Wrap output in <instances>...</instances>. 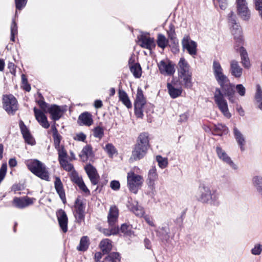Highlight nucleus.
I'll list each match as a JSON object with an SVG mask.
<instances>
[{"label": "nucleus", "mask_w": 262, "mask_h": 262, "mask_svg": "<svg viewBox=\"0 0 262 262\" xmlns=\"http://www.w3.org/2000/svg\"><path fill=\"white\" fill-rule=\"evenodd\" d=\"M110 229H104L103 233L106 236L116 235L119 232V228L116 226H110Z\"/></svg>", "instance_id": "c03bdc74"}, {"label": "nucleus", "mask_w": 262, "mask_h": 262, "mask_svg": "<svg viewBox=\"0 0 262 262\" xmlns=\"http://www.w3.org/2000/svg\"><path fill=\"white\" fill-rule=\"evenodd\" d=\"M252 182L253 186L259 193L262 191V177L257 176L254 177Z\"/></svg>", "instance_id": "ea45409f"}, {"label": "nucleus", "mask_w": 262, "mask_h": 262, "mask_svg": "<svg viewBox=\"0 0 262 262\" xmlns=\"http://www.w3.org/2000/svg\"><path fill=\"white\" fill-rule=\"evenodd\" d=\"M35 199L28 196L22 198H15L13 199V204L18 208H23L33 204Z\"/></svg>", "instance_id": "ddd939ff"}, {"label": "nucleus", "mask_w": 262, "mask_h": 262, "mask_svg": "<svg viewBox=\"0 0 262 262\" xmlns=\"http://www.w3.org/2000/svg\"><path fill=\"white\" fill-rule=\"evenodd\" d=\"M54 139V144L55 148L57 149L60 147L61 146L60 145V141L61 140V136L59 135H56L53 136Z\"/></svg>", "instance_id": "680f3d73"}, {"label": "nucleus", "mask_w": 262, "mask_h": 262, "mask_svg": "<svg viewBox=\"0 0 262 262\" xmlns=\"http://www.w3.org/2000/svg\"><path fill=\"white\" fill-rule=\"evenodd\" d=\"M230 72L231 74L236 78L241 77L243 74V69L239 65L238 62L232 60L230 61Z\"/></svg>", "instance_id": "412c9836"}, {"label": "nucleus", "mask_w": 262, "mask_h": 262, "mask_svg": "<svg viewBox=\"0 0 262 262\" xmlns=\"http://www.w3.org/2000/svg\"><path fill=\"white\" fill-rule=\"evenodd\" d=\"M17 34V27L16 22L13 20L11 25V41H15V36Z\"/></svg>", "instance_id": "a18cd8bd"}, {"label": "nucleus", "mask_w": 262, "mask_h": 262, "mask_svg": "<svg viewBox=\"0 0 262 262\" xmlns=\"http://www.w3.org/2000/svg\"><path fill=\"white\" fill-rule=\"evenodd\" d=\"M120 230L125 235H129L131 234V227L129 225H128L126 224H123L122 225Z\"/></svg>", "instance_id": "6e6d98bb"}, {"label": "nucleus", "mask_w": 262, "mask_h": 262, "mask_svg": "<svg viewBox=\"0 0 262 262\" xmlns=\"http://www.w3.org/2000/svg\"><path fill=\"white\" fill-rule=\"evenodd\" d=\"M156 160L158 163L159 166L160 168H164L167 166L168 160L166 158H163L161 156H157Z\"/></svg>", "instance_id": "49530a36"}, {"label": "nucleus", "mask_w": 262, "mask_h": 262, "mask_svg": "<svg viewBox=\"0 0 262 262\" xmlns=\"http://www.w3.org/2000/svg\"><path fill=\"white\" fill-rule=\"evenodd\" d=\"M48 112L51 114L52 119L54 120H58L62 115L61 109L56 105H52L49 107Z\"/></svg>", "instance_id": "bb28decb"}, {"label": "nucleus", "mask_w": 262, "mask_h": 262, "mask_svg": "<svg viewBox=\"0 0 262 262\" xmlns=\"http://www.w3.org/2000/svg\"><path fill=\"white\" fill-rule=\"evenodd\" d=\"M93 135L96 138L101 139L104 135V130L100 126H97L93 129Z\"/></svg>", "instance_id": "3c124183"}, {"label": "nucleus", "mask_w": 262, "mask_h": 262, "mask_svg": "<svg viewBox=\"0 0 262 262\" xmlns=\"http://www.w3.org/2000/svg\"><path fill=\"white\" fill-rule=\"evenodd\" d=\"M228 20L231 26V32L234 38L239 43L242 42V29L236 22V16L234 12L231 11L228 14Z\"/></svg>", "instance_id": "6e6552de"}, {"label": "nucleus", "mask_w": 262, "mask_h": 262, "mask_svg": "<svg viewBox=\"0 0 262 262\" xmlns=\"http://www.w3.org/2000/svg\"><path fill=\"white\" fill-rule=\"evenodd\" d=\"M212 190L210 188L204 184L201 185L199 187L198 200L204 203L209 202V199Z\"/></svg>", "instance_id": "9b49d317"}, {"label": "nucleus", "mask_w": 262, "mask_h": 262, "mask_svg": "<svg viewBox=\"0 0 262 262\" xmlns=\"http://www.w3.org/2000/svg\"><path fill=\"white\" fill-rule=\"evenodd\" d=\"M84 169L93 185H96L99 182V176L96 169L91 164L86 165Z\"/></svg>", "instance_id": "4468645a"}, {"label": "nucleus", "mask_w": 262, "mask_h": 262, "mask_svg": "<svg viewBox=\"0 0 262 262\" xmlns=\"http://www.w3.org/2000/svg\"><path fill=\"white\" fill-rule=\"evenodd\" d=\"M72 180L76 183L79 188L85 193L90 194V191L85 185L81 177L78 176L77 174H73L72 178Z\"/></svg>", "instance_id": "a878e982"}, {"label": "nucleus", "mask_w": 262, "mask_h": 262, "mask_svg": "<svg viewBox=\"0 0 262 262\" xmlns=\"http://www.w3.org/2000/svg\"><path fill=\"white\" fill-rule=\"evenodd\" d=\"M119 215V211L116 206L110 207L107 215V222L110 226H116Z\"/></svg>", "instance_id": "a211bd4d"}, {"label": "nucleus", "mask_w": 262, "mask_h": 262, "mask_svg": "<svg viewBox=\"0 0 262 262\" xmlns=\"http://www.w3.org/2000/svg\"><path fill=\"white\" fill-rule=\"evenodd\" d=\"M7 169V166L6 163H4L2 164L1 168H0V183L4 179Z\"/></svg>", "instance_id": "4d7b16f0"}, {"label": "nucleus", "mask_w": 262, "mask_h": 262, "mask_svg": "<svg viewBox=\"0 0 262 262\" xmlns=\"http://www.w3.org/2000/svg\"><path fill=\"white\" fill-rule=\"evenodd\" d=\"M213 72L215 78L221 86L224 87L225 83L229 81L228 77L224 74L221 64L217 61H214L212 65Z\"/></svg>", "instance_id": "0eeeda50"}, {"label": "nucleus", "mask_w": 262, "mask_h": 262, "mask_svg": "<svg viewBox=\"0 0 262 262\" xmlns=\"http://www.w3.org/2000/svg\"><path fill=\"white\" fill-rule=\"evenodd\" d=\"M256 9L258 11L259 14L262 19V0H254Z\"/></svg>", "instance_id": "052dcab7"}, {"label": "nucleus", "mask_w": 262, "mask_h": 262, "mask_svg": "<svg viewBox=\"0 0 262 262\" xmlns=\"http://www.w3.org/2000/svg\"><path fill=\"white\" fill-rule=\"evenodd\" d=\"M29 170L40 179L50 181V173L45 164L37 159H30L26 162Z\"/></svg>", "instance_id": "f03ea898"}, {"label": "nucleus", "mask_w": 262, "mask_h": 262, "mask_svg": "<svg viewBox=\"0 0 262 262\" xmlns=\"http://www.w3.org/2000/svg\"><path fill=\"white\" fill-rule=\"evenodd\" d=\"M216 151L219 158L224 162L228 164L233 169H237V165L233 162L227 153L220 147H217L216 148Z\"/></svg>", "instance_id": "dca6fc26"}, {"label": "nucleus", "mask_w": 262, "mask_h": 262, "mask_svg": "<svg viewBox=\"0 0 262 262\" xmlns=\"http://www.w3.org/2000/svg\"><path fill=\"white\" fill-rule=\"evenodd\" d=\"M188 117L189 114L187 112L182 114L179 116L178 121L181 123L185 122L187 121Z\"/></svg>", "instance_id": "69168bd1"}, {"label": "nucleus", "mask_w": 262, "mask_h": 262, "mask_svg": "<svg viewBox=\"0 0 262 262\" xmlns=\"http://www.w3.org/2000/svg\"><path fill=\"white\" fill-rule=\"evenodd\" d=\"M37 103L44 112L46 113L48 112V109L49 108L48 107V104L44 101L40 100L38 101Z\"/></svg>", "instance_id": "338daca9"}, {"label": "nucleus", "mask_w": 262, "mask_h": 262, "mask_svg": "<svg viewBox=\"0 0 262 262\" xmlns=\"http://www.w3.org/2000/svg\"><path fill=\"white\" fill-rule=\"evenodd\" d=\"M214 99L215 103L224 116L227 118H230L231 114L229 111L227 102L225 99L221 90L218 88L215 89Z\"/></svg>", "instance_id": "39448f33"}, {"label": "nucleus", "mask_w": 262, "mask_h": 262, "mask_svg": "<svg viewBox=\"0 0 262 262\" xmlns=\"http://www.w3.org/2000/svg\"><path fill=\"white\" fill-rule=\"evenodd\" d=\"M74 215L76 221L80 223L84 219V207L81 202L76 200L74 206Z\"/></svg>", "instance_id": "f8f14e48"}, {"label": "nucleus", "mask_w": 262, "mask_h": 262, "mask_svg": "<svg viewBox=\"0 0 262 262\" xmlns=\"http://www.w3.org/2000/svg\"><path fill=\"white\" fill-rule=\"evenodd\" d=\"M236 90L237 92L239 95L243 96L245 94L246 89L241 84L236 85Z\"/></svg>", "instance_id": "e2e57ef3"}, {"label": "nucleus", "mask_w": 262, "mask_h": 262, "mask_svg": "<svg viewBox=\"0 0 262 262\" xmlns=\"http://www.w3.org/2000/svg\"><path fill=\"white\" fill-rule=\"evenodd\" d=\"M225 92V94L229 97L230 101L233 102L232 98L234 94V85L229 82L225 83L224 87L221 86Z\"/></svg>", "instance_id": "c85d7f7f"}, {"label": "nucleus", "mask_w": 262, "mask_h": 262, "mask_svg": "<svg viewBox=\"0 0 262 262\" xmlns=\"http://www.w3.org/2000/svg\"><path fill=\"white\" fill-rule=\"evenodd\" d=\"M55 188L59 195V197L62 201L63 203L66 202V194L62 183L59 177L55 178V181L54 182Z\"/></svg>", "instance_id": "5701e85b"}, {"label": "nucleus", "mask_w": 262, "mask_h": 262, "mask_svg": "<svg viewBox=\"0 0 262 262\" xmlns=\"http://www.w3.org/2000/svg\"><path fill=\"white\" fill-rule=\"evenodd\" d=\"M255 99L258 104V108L262 110V90L259 85H256V92L255 95Z\"/></svg>", "instance_id": "e433bc0d"}, {"label": "nucleus", "mask_w": 262, "mask_h": 262, "mask_svg": "<svg viewBox=\"0 0 262 262\" xmlns=\"http://www.w3.org/2000/svg\"><path fill=\"white\" fill-rule=\"evenodd\" d=\"M237 13L238 16L244 20H248L251 16L250 10L247 4L236 5Z\"/></svg>", "instance_id": "6ab92c4d"}, {"label": "nucleus", "mask_w": 262, "mask_h": 262, "mask_svg": "<svg viewBox=\"0 0 262 262\" xmlns=\"http://www.w3.org/2000/svg\"><path fill=\"white\" fill-rule=\"evenodd\" d=\"M78 122L80 125L89 126L93 123L92 115L89 112H84L79 115Z\"/></svg>", "instance_id": "4be33fe9"}, {"label": "nucleus", "mask_w": 262, "mask_h": 262, "mask_svg": "<svg viewBox=\"0 0 262 262\" xmlns=\"http://www.w3.org/2000/svg\"><path fill=\"white\" fill-rule=\"evenodd\" d=\"M99 247L104 254L108 253L112 249V241L107 238L103 239L100 242Z\"/></svg>", "instance_id": "7c9ffc66"}, {"label": "nucleus", "mask_w": 262, "mask_h": 262, "mask_svg": "<svg viewBox=\"0 0 262 262\" xmlns=\"http://www.w3.org/2000/svg\"><path fill=\"white\" fill-rule=\"evenodd\" d=\"M239 52L241 56V60L243 66L245 68H249L251 64L246 51L243 47H241L239 49Z\"/></svg>", "instance_id": "2f4dec72"}, {"label": "nucleus", "mask_w": 262, "mask_h": 262, "mask_svg": "<svg viewBox=\"0 0 262 262\" xmlns=\"http://www.w3.org/2000/svg\"><path fill=\"white\" fill-rule=\"evenodd\" d=\"M20 128L21 129V133L23 135V137L28 143L30 144H33L34 141L31 136L28 129L26 127V126L24 124L23 121H20L19 123Z\"/></svg>", "instance_id": "393cba45"}, {"label": "nucleus", "mask_w": 262, "mask_h": 262, "mask_svg": "<svg viewBox=\"0 0 262 262\" xmlns=\"http://www.w3.org/2000/svg\"><path fill=\"white\" fill-rule=\"evenodd\" d=\"M105 150L107 153L111 156H112L115 153H116V150L113 144L108 143L105 145L104 148Z\"/></svg>", "instance_id": "603ef678"}, {"label": "nucleus", "mask_w": 262, "mask_h": 262, "mask_svg": "<svg viewBox=\"0 0 262 262\" xmlns=\"http://www.w3.org/2000/svg\"><path fill=\"white\" fill-rule=\"evenodd\" d=\"M158 178V174L156 172V168L152 167L151 168L148 172V180L149 185L153 186L155 184V181Z\"/></svg>", "instance_id": "f704fd0d"}, {"label": "nucleus", "mask_w": 262, "mask_h": 262, "mask_svg": "<svg viewBox=\"0 0 262 262\" xmlns=\"http://www.w3.org/2000/svg\"><path fill=\"white\" fill-rule=\"evenodd\" d=\"M92 148L91 146L86 145L83 148L79 156L82 161L85 162L90 157H92Z\"/></svg>", "instance_id": "c756f323"}, {"label": "nucleus", "mask_w": 262, "mask_h": 262, "mask_svg": "<svg viewBox=\"0 0 262 262\" xmlns=\"http://www.w3.org/2000/svg\"><path fill=\"white\" fill-rule=\"evenodd\" d=\"M158 67L160 73L165 76L172 75L175 72L174 64L167 59L161 60Z\"/></svg>", "instance_id": "1a4fd4ad"}, {"label": "nucleus", "mask_w": 262, "mask_h": 262, "mask_svg": "<svg viewBox=\"0 0 262 262\" xmlns=\"http://www.w3.org/2000/svg\"><path fill=\"white\" fill-rule=\"evenodd\" d=\"M150 147L149 136L143 133L138 136L137 143L132 151L131 160L137 161L142 159L147 153Z\"/></svg>", "instance_id": "f257e3e1"}, {"label": "nucleus", "mask_w": 262, "mask_h": 262, "mask_svg": "<svg viewBox=\"0 0 262 262\" xmlns=\"http://www.w3.org/2000/svg\"><path fill=\"white\" fill-rule=\"evenodd\" d=\"M61 167L66 171H71L74 169L73 165L67 161V159L59 161Z\"/></svg>", "instance_id": "09e8293b"}, {"label": "nucleus", "mask_w": 262, "mask_h": 262, "mask_svg": "<svg viewBox=\"0 0 262 262\" xmlns=\"http://www.w3.org/2000/svg\"><path fill=\"white\" fill-rule=\"evenodd\" d=\"M252 182L253 186L259 193L262 191V177L257 176L254 177Z\"/></svg>", "instance_id": "58836bf2"}, {"label": "nucleus", "mask_w": 262, "mask_h": 262, "mask_svg": "<svg viewBox=\"0 0 262 262\" xmlns=\"http://www.w3.org/2000/svg\"><path fill=\"white\" fill-rule=\"evenodd\" d=\"M119 100L123 103V104L127 108H129L132 107V103L127 94L124 91L119 90Z\"/></svg>", "instance_id": "473e14b6"}, {"label": "nucleus", "mask_w": 262, "mask_h": 262, "mask_svg": "<svg viewBox=\"0 0 262 262\" xmlns=\"http://www.w3.org/2000/svg\"><path fill=\"white\" fill-rule=\"evenodd\" d=\"M21 81L23 89L26 91L29 92L31 90V86L28 83L27 79L24 74L21 75Z\"/></svg>", "instance_id": "5fc2aeb1"}, {"label": "nucleus", "mask_w": 262, "mask_h": 262, "mask_svg": "<svg viewBox=\"0 0 262 262\" xmlns=\"http://www.w3.org/2000/svg\"><path fill=\"white\" fill-rule=\"evenodd\" d=\"M167 87L168 90L169 94L171 98H176L181 95L182 92L181 89H177L169 83H167Z\"/></svg>", "instance_id": "72a5a7b5"}, {"label": "nucleus", "mask_w": 262, "mask_h": 262, "mask_svg": "<svg viewBox=\"0 0 262 262\" xmlns=\"http://www.w3.org/2000/svg\"><path fill=\"white\" fill-rule=\"evenodd\" d=\"M105 260L106 262H120V256L118 253L112 252L105 257Z\"/></svg>", "instance_id": "37998d69"}, {"label": "nucleus", "mask_w": 262, "mask_h": 262, "mask_svg": "<svg viewBox=\"0 0 262 262\" xmlns=\"http://www.w3.org/2000/svg\"><path fill=\"white\" fill-rule=\"evenodd\" d=\"M135 105V113L136 116L138 118H142L143 116L142 108L144 106L134 105Z\"/></svg>", "instance_id": "13d9d810"}, {"label": "nucleus", "mask_w": 262, "mask_h": 262, "mask_svg": "<svg viewBox=\"0 0 262 262\" xmlns=\"http://www.w3.org/2000/svg\"><path fill=\"white\" fill-rule=\"evenodd\" d=\"M233 134L236 142L240 146L241 150H244V145L246 143L244 136L236 127H234L233 128Z\"/></svg>", "instance_id": "b1692460"}, {"label": "nucleus", "mask_w": 262, "mask_h": 262, "mask_svg": "<svg viewBox=\"0 0 262 262\" xmlns=\"http://www.w3.org/2000/svg\"><path fill=\"white\" fill-rule=\"evenodd\" d=\"M139 43L141 47L149 50H151L156 46L154 38L144 35L140 36Z\"/></svg>", "instance_id": "f3484780"}, {"label": "nucleus", "mask_w": 262, "mask_h": 262, "mask_svg": "<svg viewBox=\"0 0 262 262\" xmlns=\"http://www.w3.org/2000/svg\"><path fill=\"white\" fill-rule=\"evenodd\" d=\"M157 42L158 47L164 49L168 43V40L166 37L161 34L158 35Z\"/></svg>", "instance_id": "79ce46f5"}, {"label": "nucleus", "mask_w": 262, "mask_h": 262, "mask_svg": "<svg viewBox=\"0 0 262 262\" xmlns=\"http://www.w3.org/2000/svg\"><path fill=\"white\" fill-rule=\"evenodd\" d=\"M127 180L129 190L134 193H137L144 181L143 178L141 176L136 174L133 170L127 173Z\"/></svg>", "instance_id": "20e7f679"}, {"label": "nucleus", "mask_w": 262, "mask_h": 262, "mask_svg": "<svg viewBox=\"0 0 262 262\" xmlns=\"http://www.w3.org/2000/svg\"><path fill=\"white\" fill-rule=\"evenodd\" d=\"M56 215L61 229L63 232H67L68 231V219L66 213L64 210L60 209L57 212Z\"/></svg>", "instance_id": "2eb2a0df"}, {"label": "nucleus", "mask_w": 262, "mask_h": 262, "mask_svg": "<svg viewBox=\"0 0 262 262\" xmlns=\"http://www.w3.org/2000/svg\"><path fill=\"white\" fill-rule=\"evenodd\" d=\"M3 106L9 114H14L18 109L16 99L12 95H4L3 98Z\"/></svg>", "instance_id": "423d86ee"}, {"label": "nucleus", "mask_w": 262, "mask_h": 262, "mask_svg": "<svg viewBox=\"0 0 262 262\" xmlns=\"http://www.w3.org/2000/svg\"><path fill=\"white\" fill-rule=\"evenodd\" d=\"M89 244V239L88 236H83L80 239L79 246L77 247V249L78 251H84L88 248Z\"/></svg>", "instance_id": "4c0bfd02"}, {"label": "nucleus", "mask_w": 262, "mask_h": 262, "mask_svg": "<svg viewBox=\"0 0 262 262\" xmlns=\"http://www.w3.org/2000/svg\"><path fill=\"white\" fill-rule=\"evenodd\" d=\"M178 72L179 78L184 86L186 88L191 87L192 72L188 62L184 57H181L178 63Z\"/></svg>", "instance_id": "7ed1b4c3"}, {"label": "nucleus", "mask_w": 262, "mask_h": 262, "mask_svg": "<svg viewBox=\"0 0 262 262\" xmlns=\"http://www.w3.org/2000/svg\"><path fill=\"white\" fill-rule=\"evenodd\" d=\"M57 150L58 151L59 161L67 159L68 155L63 146H61V147L57 149Z\"/></svg>", "instance_id": "de8ad7c7"}, {"label": "nucleus", "mask_w": 262, "mask_h": 262, "mask_svg": "<svg viewBox=\"0 0 262 262\" xmlns=\"http://www.w3.org/2000/svg\"><path fill=\"white\" fill-rule=\"evenodd\" d=\"M74 139L75 140L79 141H84L86 139V136L82 133H79L77 134L74 137Z\"/></svg>", "instance_id": "774afa93"}, {"label": "nucleus", "mask_w": 262, "mask_h": 262, "mask_svg": "<svg viewBox=\"0 0 262 262\" xmlns=\"http://www.w3.org/2000/svg\"><path fill=\"white\" fill-rule=\"evenodd\" d=\"M27 0H15L16 7L18 9H21L27 4Z\"/></svg>", "instance_id": "0e129e2a"}, {"label": "nucleus", "mask_w": 262, "mask_h": 262, "mask_svg": "<svg viewBox=\"0 0 262 262\" xmlns=\"http://www.w3.org/2000/svg\"><path fill=\"white\" fill-rule=\"evenodd\" d=\"M129 68L131 72L135 78H140L142 74V70L140 64L138 63H132V58L129 60Z\"/></svg>", "instance_id": "cd10ccee"}, {"label": "nucleus", "mask_w": 262, "mask_h": 262, "mask_svg": "<svg viewBox=\"0 0 262 262\" xmlns=\"http://www.w3.org/2000/svg\"><path fill=\"white\" fill-rule=\"evenodd\" d=\"M34 112L35 117L39 124L45 128H48L49 126V123L47 120V117L44 113L40 110L34 107Z\"/></svg>", "instance_id": "aec40b11"}, {"label": "nucleus", "mask_w": 262, "mask_h": 262, "mask_svg": "<svg viewBox=\"0 0 262 262\" xmlns=\"http://www.w3.org/2000/svg\"><path fill=\"white\" fill-rule=\"evenodd\" d=\"M182 45L183 48L186 49L191 56H194L196 54V43L190 40L188 36L186 35L184 37L182 41Z\"/></svg>", "instance_id": "9d476101"}, {"label": "nucleus", "mask_w": 262, "mask_h": 262, "mask_svg": "<svg viewBox=\"0 0 262 262\" xmlns=\"http://www.w3.org/2000/svg\"><path fill=\"white\" fill-rule=\"evenodd\" d=\"M219 197L220 194L216 190H212L209 199V202H208V204H210L213 205H218L220 204Z\"/></svg>", "instance_id": "a19ab883"}, {"label": "nucleus", "mask_w": 262, "mask_h": 262, "mask_svg": "<svg viewBox=\"0 0 262 262\" xmlns=\"http://www.w3.org/2000/svg\"><path fill=\"white\" fill-rule=\"evenodd\" d=\"M167 32L168 36L170 39L172 40L176 38L175 29L173 25L170 24L169 26V28Z\"/></svg>", "instance_id": "864d4df0"}, {"label": "nucleus", "mask_w": 262, "mask_h": 262, "mask_svg": "<svg viewBox=\"0 0 262 262\" xmlns=\"http://www.w3.org/2000/svg\"><path fill=\"white\" fill-rule=\"evenodd\" d=\"M132 211L138 216L142 217L144 213V210L142 207L140 206L136 205L131 208Z\"/></svg>", "instance_id": "8fccbe9b"}, {"label": "nucleus", "mask_w": 262, "mask_h": 262, "mask_svg": "<svg viewBox=\"0 0 262 262\" xmlns=\"http://www.w3.org/2000/svg\"><path fill=\"white\" fill-rule=\"evenodd\" d=\"M146 101L143 92L141 89H138L136 95V98L134 105H139L144 106L145 104Z\"/></svg>", "instance_id": "c9c22d12"}, {"label": "nucleus", "mask_w": 262, "mask_h": 262, "mask_svg": "<svg viewBox=\"0 0 262 262\" xmlns=\"http://www.w3.org/2000/svg\"><path fill=\"white\" fill-rule=\"evenodd\" d=\"M262 251V246L257 244L255 245L254 247L252 249L251 253L253 255H259Z\"/></svg>", "instance_id": "bf43d9fd"}]
</instances>
